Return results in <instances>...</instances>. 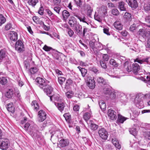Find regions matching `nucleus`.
Masks as SVG:
<instances>
[{
    "label": "nucleus",
    "mask_w": 150,
    "mask_h": 150,
    "mask_svg": "<svg viewBox=\"0 0 150 150\" xmlns=\"http://www.w3.org/2000/svg\"><path fill=\"white\" fill-rule=\"evenodd\" d=\"M68 33L70 37H72L74 34V32L70 28L68 29Z\"/></svg>",
    "instance_id": "680f3d73"
},
{
    "label": "nucleus",
    "mask_w": 150,
    "mask_h": 150,
    "mask_svg": "<svg viewBox=\"0 0 150 150\" xmlns=\"http://www.w3.org/2000/svg\"><path fill=\"white\" fill-rule=\"evenodd\" d=\"M73 83L72 81L70 79H67L66 82L65 88H68L70 85Z\"/></svg>",
    "instance_id": "5fc2aeb1"
},
{
    "label": "nucleus",
    "mask_w": 150,
    "mask_h": 150,
    "mask_svg": "<svg viewBox=\"0 0 150 150\" xmlns=\"http://www.w3.org/2000/svg\"><path fill=\"white\" fill-rule=\"evenodd\" d=\"M124 16L127 21H130L132 20V16L131 14L129 13H125Z\"/></svg>",
    "instance_id": "a19ab883"
},
{
    "label": "nucleus",
    "mask_w": 150,
    "mask_h": 150,
    "mask_svg": "<svg viewBox=\"0 0 150 150\" xmlns=\"http://www.w3.org/2000/svg\"><path fill=\"white\" fill-rule=\"evenodd\" d=\"M90 124L91 129L92 130L95 131L98 129V126L97 125L95 124L92 121H90Z\"/></svg>",
    "instance_id": "c9c22d12"
},
{
    "label": "nucleus",
    "mask_w": 150,
    "mask_h": 150,
    "mask_svg": "<svg viewBox=\"0 0 150 150\" xmlns=\"http://www.w3.org/2000/svg\"><path fill=\"white\" fill-rule=\"evenodd\" d=\"M98 133L100 137L104 140L107 139L108 137V132L106 130L103 128L99 130Z\"/></svg>",
    "instance_id": "6e6552de"
},
{
    "label": "nucleus",
    "mask_w": 150,
    "mask_h": 150,
    "mask_svg": "<svg viewBox=\"0 0 150 150\" xmlns=\"http://www.w3.org/2000/svg\"><path fill=\"white\" fill-rule=\"evenodd\" d=\"M31 105L35 110L37 111L38 110L39 108V104L36 101H33L31 103Z\"/></svg>",
    "instance_id": "e433bc0d"
},
{
    "label": "nucleus",
    "mask_w": 150,
    "mask_h": 150,
    "mask_svg": "<svg viewBox=\"0 0 150 150\" xmlns=\"http://www.w3.org/2000/svg\"><path fill=\"white\" fill-rule=\"evenodd\" d=\"M65 78L60 76L58 78V81L60 85H62L65 81Z\"/></svg>",
    "instance_id": "13d9d810"
},
{
    "label": "nucleus",
    "mask_w": 150,
    "mask_h": 150,
    "mask_svg": "<svg viewBox=\"0 0 150 150\" xmlns=\"http://www.w3.org/2000/svg\"><path fill=\"white\" fill-rule=\"evenodd\" d=\"M146 47L147 50H150V38H149L147 40Z\"/></svg>",
    "instance_id": "69168bd1"
},
{
    "label": "nucleus",
    "mask_w": 150,
    "mask_h": 150,
    "mask_svg": "<svg viewBox=\"0 0 150 150\" xmlns=\"http://www.w3.org/2000/svg\"><path fill=\"white\" fill-rule=\"evenodd\" d=\"M100 63L102 68L105 69L107 68V66L106 65V63L105 62L102 60H100Z\"/></svg>",
    "instance_id": "bf43d9fd"
},
{
    "label": "nucleus",
    "mask_w": 150,
    "mask_h": 150,
    "mask_svg": "<svg viewBox=\"0 0 150 150\" xmlns=\"http://www.w3.org/2000/svg\"><path fill=\"white\" fill-rule=\"evenodd\" d=\"M97 82L99 83H102L103 84H105L107 83L106 81L102 77H98L97 79Z\"/></svg>",
    "instance_id": "37998d69"
},
{
    "label": "nucleus",
    "mask_w": 150,
    "mask_h": 150,
    "mask_svg": "<svg viewBox=\"0 0 150 150\" xmlns=\"http://www.w3.org/2000/svg\"><path fill=\"white\" fill-rule=\"evenodd\" d=\"M62 14L63 20L65 21H66L70 15L69 12L66 10H64L62 11Z\"/></svg>",
    "instance_id": "7c9ffc66"
},
{
    "label": "nucleus",
    "mask_w": 150,
    "mask_h": 150,
    "mask_svg": "<svg viewBox=\"0 0 150 150\" xmlns=\"http://www.w3.org/2000/svg\"><path fill=\"white\" fill-rule=\"evenodd\" d=\"M6 54L5 51L3 50H1L0 51V61L5 58L6 59Z\"/></svg>",
    "instance_id": "f704fd0d"
},
{
    "label": "nucleus",
    "mask_w": 150,
    "mask_h": 150,
    "mask_svg": "<svg viewBox=\"0 0 150 150\" xmlns=\"http://www.w3.org/2000/svg\"><path fill=\"white\" fill-rule=\"evenodd\" d=\"M55 105L57 107L58 110L61 112H62L63 110L65 107L64 104L63 103H55Z\"/></svg>",
    "instance_id": "473e14b6"
},
{
    "label": "nucleus",
    "mask_w": 150,
    "mask_h": 150,
    "mask_svg": "<svg viewBox=\"0 0 150 150\" xmlns=\"http://www.w3.org/2000/svg\"><path fill=\"white\" fill-rule=\"evenodd\" d=\"M51 140H58V139L61 138L63 135L62 133L59 131H57L51 133Z\"/></svg>",
    "instance_id": "0eeeda50"
},
{
    "label": "nucleus",
    "mask_w": 150,
    "mask_h": 150,
    "mask_svg": "<svg viewBox=\"0 0 150 150\" xmlns=\"http://www.w3.org/2000/svg\"><path fill=\"white\" fill-rule=\"evenodd\" d=\"M38 69L37 67H32L30 69V71L31 74H35L38 71Z\"/></svg>",
    "instance_id": "de8ad7c7"
},
{
    "label": "nucleus",
    "mask_w": 150,
    "mask_h": 150,
    "mask_svg": "<svg viewBox=\"0 0 150 150\" xmlns=\"http://www.w3.org/2000/svg\"><path fill=\"white\" fill-rule=\"evenodd\" d=\"M98 12L100 13V14L102 15L103 17L106 16L107 13L106 8L105 7H102L100 8L98 11Z\"/></svg>",
    "instance_id": "a878e982"
},
{
    "label": "nucleus",
    "mask_w": 150,
    "mask_h": 150,
    "mask_svg": "<svg viewBox=\"0 0 150 150\" xmlns=\"http://www.w3.org/2000/svg\"><path fill=\"white\" fill-rule=\"evenodd\" d=\"M8 36L11 40L14 41H16L18 39L17 33L13 31L10 32Z\"/></svg>",
    "instance_id": "dca6fc26"
},
{
    "label": "nucleus",
    "mask_w": 150,
    "mask_h": 150,
    "mask_svg": "<svg viewBox=\"0 0 150 150\" xmlns=\"http://www.w3.org/2000/svg\"><path fill=\"white\" fill-rule=\"evenodd\" d=\"M14 88H8L5 93V96L9 99H11L14 96L15 92Z\"/></svg>",
    "instance_id": "ddd939ff"
},
{
    "label": "nucleus",
    "mask_w": 150,
    "mask_h": 150,
    "mask_svg": "<svg viewBox=\"0 0 150 150\" xmlns=\"http://www.w3.org/2000/svg\"><path fill=\"white\" fill-rule=\"evenodd\" d=\"M143 7L145 11L150 10V0H144Z\"/></svg>",
    "instance_id": "412c9836"
},
{
    "label": "nucleus",
    "mask_w": 150,
    "mask_h": 150,
    "mask_svg": "<svg viewBox=\"0 0 150 150\" xmlns=\"http://www.w3.org/2000/svg\"><path fill=\"white\" fill-rule=\"evenodd\" d=\"M36 81L39 84V86L41 88H43L47 86L49 82L45 79H43L40 77H38L36 79Z\"/></svg>",
    "instance_id": "20e7f679"
},
{
    "label": "nucleus",
    "mask_w": 150,
    "mask_h": 150,
    "mask_svg": "<svg viewBox=\"0 0 150 150\" xmlns=\"http://www.w3.org/2000/svg\"><path fill=\"white\" fill-rule=\"evenodd\" d=\"M139 66L137 63H134L132 64V70L134 73L137 74L140 70Z\"/></svg>",
    "instance_id": "bb28decb"
},
{
    "label": "nucleus",
    "mask_w": 150,
    "mask_h": 150,
    "mask_svg": "<svg viewBox=\"0 0 150 150\" xmlns=\"http://www.w3.org/2000/svg\"><path fill=\"white\" fill-rule=\"evenodd\" d=\"M52 49V48L51 47L47 46L46 45L43 48V49L46 51H49L51 50Z\"/></svg>",
    "instance_id": "0e129e2a"
},
{
    "label": "nucleus",
    "mask_w": 150,
    "mask_h": 150,
    "mask_svg": "<svg viewBox=\"0 0 150 150\" xmlns=\"http://www.w3.org/2000/svg\"><path fill=\"white\" fill-rule=\"evenodd\" d=\"M74 30L75 33L79 36H81L82 34V27L79 23L74 25Z\"/></svg>",
    "instance_id": "f8f14e48"
},
{
    "label": "nucleus",
    "mask_w": 150,
    "mask_h": 150,
    "mask_svg": "<svg viewBox=\"0 0 150 150\" xmlns=\"http://www.w3.org/2000/svg\"><path fill=\"white\" fill-rule=\"evenodd\" d=\"M91 115L89 112H86L83 115V118L84 120L87 121L91 117Z\"/></svg>",
    "instance_id": "3c124183"
},
{
    "label": "nucleus",
    "mask_w": 150,
    "mask_h": 150,
    "mask_svg": "<svg viewBox=\"0 0 150 150\" xmlns=\"http://www.w3.org/2000/svg\"><path fill=\"white\" fill-rule=\"evenodd\" d=\"M118 8L121 11H125L126 8L125 3L123 1L119 2L118 3Z\"/></svg>",
    "instance_id": "c756f323"
},
{
    "label": "nucleus",
    "mask_w": 150,
    "mask_h": 150,
    "mask_svg": "<svg viewBox=\"0 0 150 150\" xmlns=\"http://www.w3.org/2000/svg\"><path fill=\"white\" fill-rule=\"evenodd\" d=\"M140 79L142 81L144 82L147 84V86H148L150 85V73L149 72L147 74V75L146 76V79L141 77Z\"/></svg>",
    "instance_id": "4be33fe9"
},
{
    "label": "nucleus",
    "mask_w": 150,
    "mask_h": 150,
    "mask_svg": "<svg viewBox=\"0 0 150 150\" xmlns=\"http://www.w3.org/2000/svg\"><path fill=\"white\" fill-rule=\"evenodd\" d=\"M112 142L113 145L116 148L118 149H120L121 146L117 139L115 138H113L112 139Z\"/></svg>",
    "instance_id": "b1692460"
},
{
    "label": "nucleus",
    "mask_w": 150,
    "mask_h": 150,
    "mask_svg": "<svg viewBox=\"0 0 150 150\" xmlns=\"http://www.w3.org/2000/svg\"><path fill=\"white\" fill-rule=\"evenodd\" d=\"M114 25L115 28L118 30H121L122 28V25L120 21H117L115 22L114 23Z\"/></svg>",
    "instance_id": "393cba45"
},
{
    "label": "nucleus",
    "mask_w": 150,
    "mask_h": 150,
    "mask_svg": "<svg viewBox=\"0 0 150 150\" xmlns=\"http://www.w3.org/2000/svg\"><path fill=\"white\" fill-rule=\"evenodd\" d=\"M112 91L111 89L109 88H105L103 89V93L104 94L109 96Z\"/></svg>",
    "instance_id": "79ce46f5"
},
{
    "label": "nucleus",
    "mask_w": 150,
    "mask_h": 150,
    "mask_svg": "<svg viewBox=\"0 0 150 150\" xmlns=\"http://www.w3.org/2000/svg\"><path fill=\"white\" fill-rule=\"evenodd\" d=\"M69 144V142L67 139L61 140L58 144L59 147H64L67 146Z\"/></svg>",
    "instance_id": "f3484780"
},
{
    "label": "nucleus",
    "mask_w": 150,
    "mask_h": 150,
    "mask_svg": "<svg viewBox=\"0 0 150 150\" xmlns=\"http://www.w3.org/2000/svg\"><path fill=\"white\" fill-rule=\"evenodd\" d=\"M50 99L51 101H52V98H53L55 100L58 102H61V98L60 96L59 95L57 94H55L53 95L52 96H49Z\"/></svg>",
    "instance_id": "5701e85b"
},
{
    "label": "nucleus",
    "mask_w": 150,
    "mask_h": 150,
    "mask_svg": "<svg viewBox=\"0 0 150 150\" xmlns=\"http://www.w3.org/2000/svg\"><path fill=\"white\" fill-rule=\"evenodd\" d=\"M128 5L132 8H136L138 6L137 0H126Z\"/></svg>",
    "instance_id": "4468645a"
},
{
    "label": "nucleus",
    "mask_w": 150,
    "mask_h": 150,
    "mask_svg": "<svg viewBox=\"0 0 150 150\" xmlns=\"http://www.w3.org/2000/svg\"><path fill=\"white\" fill-rule=\"evenodd\" d=\"M65 94L68 98H71L73 97L74 93L72 91H69L67 92Z\"/></svg>",
    "instance_id": "49530a36"
},
{
    "label": "nucleus",
    "mask_w": 150,
    "mask_h": 150,
    "mask_svg": "<svg viewBox=\"0 0 150 150\" xmlns=\"http://www.w3.org/2000/svg\"><path fill=\"white\" fill-rule=\"evenodd\" d=\"M117 92L114 91H112V92L109 96V97L112 99H114L115 98L116 96L117 95Z\"/></svg>",
    "instance_id": "09e8293b"
},
{
    "label": "nucleus",
    "mask_w": 150,
    "mask_h": 150,
    "mask_svg": "<svg viewBox=\"0 0 150 150\" xmlns=\"http://www.w3.org/2000/svg\"><path fill=\"white\" fill-rule=\"evenodd\" d=\"M7 82V80L6 78L4 77H0V83L3 85H4Z\"/></svg>",
    "instance_id": "8fccbe9b"
},
{
    "label": "nucleus",
    "mask_w": 150,
    "mask_h": 150,
    "mask_svg": "<svg viewBox=\"0 0 150 150\" xmlns=\"http://www.w3.org/2000/svg\"><path fill=\"white\" fill-rule=\"evenodd\" d=\"M137 34L140 37L143 38H148L150 35V32L148 30H145L143 29H140L137 32Z\"/></svg>",
    "instance_id": "423d86ee"
},
{
    "label": "nucleus",
    "mask_w": 150,
    "mask_h": 150,
    "mask_svg": "<svg viewBox=\"0 0 150 150\" xmlns=\"http://www.w3.org/2000/svg\"><path fill=\"white\" fill-rule=\"evenodd\" d=\"M78 68L79 69L80 71L82 76L84 77L86 76L87 75V69H85L83 68H82L80 67H78Z\"/></svg>",
    "instance_id": "72a5a7b5"
},
{
    "label": "nucleus",
    "mask_w": 150,
    "mask_h": 150,
    "mask_svg": "<svg viewBox=\"0 0 150 150\" xmlns=\"http://www.w3.org/2000/svg\"><path fill=\"white\" fill-rule=\"evenodd\" d=\"M112 14L114 15L117 16L119 14V12L117 9H113L112 11Z\"/></svg>",
    "instance_id": "052dcab7"
},
{
    "label": "nucleus",
    "mask_w": 150,
    "mask_h": 150,
    "mask_svg": "<svg viewBox=\"0 0 150 150\" xmlns=\"http://www.w3.org/2000/svg\"><path fill=\"white\" fill-rule=\"evenodd\" d=\"M87 78L86 80L88 82V86L91 89L95 87V81L93 78L88 75H86Z\"/></svg>",
    "instance_id": "9d476101"
},
{
    "label": "nucleus",
    "mask_w": 150,
    "mask_h": 150,
    "mask_svg": "<svg viewBox=\"0 0 150 150\" xmlns=\"http://www.w3.org/2000/svg\"><path fill=\"white\" fill-rule=\"evenodd\" d=\"M99 105L100 108L103 110L106 108V105L104 101L103 100H100L99 102Z\"/></svg>",
    "instance_id": "c03bdc74"
},
{
    "label": "nucleus",
    "mask_w": 150,
    "mask_h": 150,
    "mask_svg": "<svg viewBox=\"0 0 150 150\" xmlns=\"http://www.w3.org/2000/svg\"><path fill=\"white\" fill-rule=\"evenodd\" d=\"M146 98L145 94L141 93L137 94L134 99V102L136 106L139 108H142L144 107L143 100Z\"/></svg>",
    "instance_id": "f257e3e1"
},
{
    "label": "nucleus",
    "mask_w": 150,
    "mask_h": 150,
    "mask_svg": "<svg viewBox=\"0 0 150 150\" xmlns=\"http://www.w3.org/2000/svg\"><path fill=\"white\" fill-rule=\"evenodd\" d=\"M128 119V118L124 117L120 114H118L116 123L118 124L123 123L124 122Z\"/></svg>",
    "instance_id": "aec40b11"
},
{
    "label": "nucleus",
    "mask_w": 150,
    "mask_h": 150,
    "mask_svg": "<svg viewBox=\"0 0 150 150\" xmlns=\"http://www.w3.org/2000/svg\"><path fill=\"white\" fill-rule=\"evenodd\" d=\"M124 70L129 72L132 71V67L131 65L128 62H126L124 64Z\"/></svg>",
    "instance_id": "cd10ccee"
},
{
    "label": "nucleus",
    "mask_w": 150,
    "mask_h": 150,
    "mask_svg": "<svg viewBox=\"0 0 150 150\" xmlns=\"http://www.w3.org/2000/svg\"><path fill=\"white\" fill-rule=\"evenodd\" d=\"M15 49L18 52H21L24 50V45L22 41L21 40H18L16 43Z\"/></svg>",
    "instance_id": "1a4fd4ad"
},
{
    "label": "nucleus",
    "mask_w": 150,
    "mask_h": 150,
    "mask_svg": "<svg viewBox=\"0 0 150 150\" xmlns=\"http://www.w3.org/2000/svg\"><path fill=\"white\" fill-rule=\"evenodd\" d=\"M63 116L67 120H69L71 118V116L69 113H65L64 115Z\"/></svg>",
    "instance_id": "e2e57ef3"
},
{
    "label": "nucleus",
    "mask_w": 150,
    "mask_h": 150,
    "mask_svg": "<svg viewBox=\"0 0 150 150\" xmlns=\"http://www.w3.org/2000/svg\"><path fill=\"white\" fill-rule=\"evenodd\" d=\"M9 143L7 139L1 138L0 139V149L3 150L6 149L9 146Z\"/></svg>",
    "instance_id": "7ed1b4c3"
},
{
    "label": "nucleus",
    "mask_w": 150,
    "mask_h": 150,
    "mask_svg": "<svg viewBox=\"0 0 150 150\" xmlns=\"http://www.w3.org/2000/svg\"><path fill=\"white\" fill-rule=\"evenodd\" d=\"M38 115V121L41 122L43 121L46 119L47 115L44 111L41 110L39 111Z\"/></svg>",
    "instance_id": "9b49d317"
},
{
    "label": "nucleus",
    "mask_w": 150,
    "mask_h": 150,
    "mask_svg": "<svg viewBox=\"0 0 150 150\" xmlns=\"http://www.w3.org/2000/svg\"><path fill=\"white\" fill-rule=\"evenodd\" d=\"M137 47H138L136 44H134L133 46H130L129 47V49L136 52H138L139 51V50Z\"/></svg>",
    "instance_id": "864d4df0"
},
{
    "label": "nucleus",
    "mask_w": 150,
    "mask_h": 150,
    "mask_svg": "<svg viewBox=\"0 0 150 150\" xmlns=\"http://www.w3.org/2000/svg\"><path fill=\"white\" fill-rule=\"evenodd\" d=\"M148 59L149 58H146L142 60L140 59L139 58H137L134 60V62H137L140 64H142L144 62L148 63Z\"/></svg>",
    "instance_id": "4c0bfd02"
},
{
    "label": "nucleus",
    "mask_w": 150,
    "mask_h": 150,
    "mask_svg": "<svg viewBox=\"0 0 150 150\" xmlns=\"http://www.w3.org/2000/svg\"><path fill=\"white\" fill-rule=\"evenodd\" d=\"M70 18V19L69 20L68 23L71 27H74V25L77 24V22L74 20V17L71 16Z\"/></svg>",
    "instance_id": "c85d7f7f"
},
{
    "label": "nucleus",
    "mask_w": 150,
    "mask_h": 150,
    "mask_svg": "<svg viewBox=\"0 0 150 150\" xmlns=\"http://www.w3.org/2000/svg\"><path fill=\"white\" fill-rule=\"evenodd\" d=\"M129 131L131 134L134 136L137 134V129L134 128H130L129 129Z\"/></svg>",
    "instance_id": "603ef678"
},
{
    "label": "nucleus",
    "mask_w": 150,
    "mask_h": 150,
    "mask_svg": "<svg viewBox=\"0 0 150 150\" xmlns=\"http://www.w3.org/2000/svg\"><path fill=\"white\" fill-rule=\"evenodd\" d=\"M145 21L148 24L150 25V16H146L145 17Z\"/></svg>",
    "instance_id": "774afa93"
},
{
    "label": "nucleus",
    "mask_w": 150,
    "mask_h": 150,
    "mask_svg": "<svg viewBox=\"0 0 150 150\" xmlns=\"http://www.w3.org/2000/svg\"><path fill=\"white\" fill-rule=\"evenodd\" d=\"M6 21L5 18L2 14H0V26L4 23Z\"/></svg>",
    "instance_id": "6e6d98bb"
},
{
    "label": "nucleus",
    "mask_w": 150,
    "mask_h": 150,
    "mask_svg": "<svg viewBox=\"0 0 150 150\" xmlns=\"http://www.w3.org/2000/svg\"><path fill=\"white\" fill-rule=\"evenodd\" d=\"M84 7L83 9L84 10L87 9V15L88 16L91 17L92 15V13L93 11V8L88 4H83Z\"/></svg>",
    "instance_id": "2eb2a0df"
},
{
    "label": "nucleus",
    "mask_w": 150,
    "mask_h": 150,
    "mask_svg": "<svg viewBox=\"0 0 150 150\" xmlns=\"http://www.w3.org/2000/svg\"><path fill=\"white\" fill-rule=\"evenodd\" d=\"M44 91L46 93L47 95H50L53 91V88L47 84V86L43 88Z\"/></svg>",
    "instance_id": "6ab92c4d"
},
{
    "label": "nucleus",
    "mask_w": 150,
    "mask_h": 150,
    "mask_svg": "<svg viewBox=\"0 0 150 150\" xmlns=\"http://www.w3.org/2000/svg\"><path fill=\"white\" fill-rule=\"evenodd\" d=\"M38 2V0H28V3L29 5L33 7H35Z\"/></svg>",
    "instance_id": "ea45409f"
},
{
    "label": "nucleus",
    "mask_w": 150,
    "mask_h": 150,
    "mask_svg": "<svg viewBox=\"0 0 150 150\" xmlns=\"http://www.w3.org/2000/svg\"><path fill=\"white\" fill-rule=\"evenodd\" d=\"M108 115L110 118L112 120H116L117 116L116 112L113 110L111 109H109L108 111Z\"/></svg>",
    "instance_id": "a211bd4d"
},
{
    "label": "nucleus",
    "mask_w": 150,
    "mask_h": 150,
    "mask_svg": "<svg viewBox=\"0 0 150 150\" xmlns=\"http://www.w3.org/2000/svg\"><path fill=\"white\" fill-rule=\"evenodd\" d=\"M73 15L79 19L80 22L86 23L88 25H89V23L88 22L84 15L83 14L82 15L76 12L73 13Z\"/></svg>",
    "instance_id": "39448f33"
},
{
    "label": "nucleus",
    "mask_w": 150,
    "mask_h": 150,
    "mask_svg": "<svg viewBox=\"0 0 150 150\" xmlns=\"http://www.w3.org/2000/svg\"><path fill=\"white\" fill-rule=\"evenodd\" d=\"M13 103H9L7 105L6 108L7 110L12 113L14 112V108L12 106Z\"/></svg>",
    "instance_id": "58836bf2"
},
{
    "label": "nucleus",
    "mask_w": 150,
    "mask_h": 150,
    "mask_svg": "<svg viewBox=\"0 0 150 150\" xmlns=\"http://www.w3.org/2000/svg\"><path fill=\"white\" fill-rule=\"evenodd\" d=\"M94 17L95 19L100 22H101V19L103 17L98 12V13L95 12Z\"/></svg>",
    "instance_id": "2f4dec72"
},
{
    "label": "nucleus",
    "mask_w": 150,
    "mask_h": 150,
    "mask_svg": "<svg viewBox=\"0 0 150 150\" xmlns=\"http://www.w3.org/2000/svg\"><path fill=\"white\" fill-rule=\"evenodd\" d=\"M110 64L115 67H117L118 66V64L114 59H110Z\"/></svg>",
    "instance_id": "4d7b16f0"
},
{
    "label": "nucleus",
    "mask_w": 150,
    "mask_h": 150,
    "mask_svg": "<svg viewBox=\"0 0 150 150\" xmlns=\"http://www.w3.org/2000/svg\"><path fill=\"white\" fill-rule=\"evenodd\" d=\"M89 45L90 48L93 51H96V50L99 49L102 44L99 42H96L94 39L91 40L89 42Z\"/></svg>",
    "instance_id": "f03ea898"
},
{
    "label": "nucleus",
    "mask_w": 150,
    "mask_h": 150,
    "mask_svg": "<svg viewBox=\"0 0 150 150\" xmlns=\"http://www.w3.org/2000/svg\"><path fill=\"white\" fill-rule=\"evenodd\" d=\"M12 25L10 23H7L5 26L6 30H8L11 28Z\"/></svg>",
    "instance_id": "338daca9"
},
{
    "label": "nucleus",
    "mask_w": 150,
    "mask_h": 150,
    "mask_svg": "<svg viewBox=\"0 0 150 150\" xmlns=\"http://www.w3.org/2000/svg\"><path fill=\"white\" fill-rule=\"evenodd\" d=\"M74 2L78 7H81L83 3L82 0H74Z\"/></svg>",
    "instance_id": "a18cd8bd"
}]
</instances>
